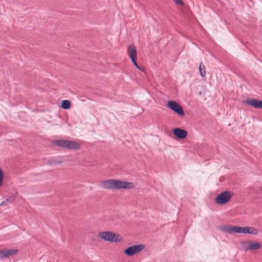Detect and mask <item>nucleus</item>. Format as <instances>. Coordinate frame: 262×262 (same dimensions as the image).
Wrapping results in <instances>:
<instances>
[{"label":"nucleus","mask_w":262,"mask_h":262,"mask_svg":"<svg viewBox=\"0 0 262 262\" xmlns=\"http://www.w3.org/2000/svg\"><path fill=\"white\" fill-rule=\"evenodd\" d=\"M101 186L107 189H130L134 187L132 182L123 181L119 180H108L103 181Z\"/></svg>","instance_id":"obj_1"},{"label":"nucleus","mask_w":262,"mask_h":262,"mask_svg":"<svg viewBox=\"0 0 262 262\" xmlns=\"http://www.w3.org/2000/svg\"><path fill=\"white\" fill-rule=\"evenodd\" d=\"M98 237L106 242L111 243H120L122 241V238L118 234L111 231L100 232Z\"/></svg>","instance_id":"obj_2"},{"label":"nucleus","mask_w":262,"mask_h":262,"mask_svg":"<svg viewBox=\"0 0 262 262\" xmlns=\"http://www.w3.org/2000/svg\"><path fill=\"white\" fill-rule=\"evenodd\" d=\"M54 143L60 147L68 149L79 150L81 147L80 144L73 141L57 140Z\"/></svg>","instance_id":"obj_3"},{"label":"nucleus","mask_w":262,"mask_h":262,"mask_svg":"<svg viewBox=\"0 0 262 262\" xmlns=\"http://www.w3.org/2000/svg\"><path fill=\"white\" fill-rule=\"evenodd\" d=\"M230 191H225L219 193L215 199V202L217 204L223 205L229 202L231 198Z\"/></svg>","instance_id":"obj_4"},{"label":"nucleus","mask_w":262,"mask_h":262,"mask_svg":"<svg viewBox=\"0 0 262 262\" xmlns=\"http://www.w3.org/2000/svg\"><path fill=\"white\" fill-rule=\"evenodd\" d=\"M145 248L143 244L135 245L128 247L124 250L125 255L132 256L143 250Z\"/></svg>","instance_id":"obj_5"},{"label":"nucleus","mask_w":262,"mask_h":262,"mask_svg":"<svg viewBox=\"0 0 262 262\" xmlns=\"http://www.w3.org/2000/svg\"><path fill=\"white\" fill-rule=\"evenodd\" d=\"M167 106L180 116H184L185 114L182 107L176 101L173 100L168 101L167 103Z\"/></svg>","instance_id":"obj_6"},{"label":"nucleus","mask_w":262,"mask_h":262,"mask_svg":"<svg viewBox=\"0 0 262 262\" xmlns=\"http://www.w3.org/2000/svg\"><path fill=\"white\" fill-rule=\"evenodd\" d=\"M242 227L226 225L222 227V230L224 232L232 234V233H242Z\"/></svg>","instance_id":"obj_7"},{"label":"nucleus","mask_w":262,"mask_h":262,"mask_svg":"<svg viewBox=\"0 0 262 262\" xmlns=\"http://www.w3.org/2000/svg\"><path fill=\"white\" fill-rule=\"evenodd\" d=\"M18 251L16 249L0 250V259H3L17 254Z\"/></svg>","instance_id":"obj_8"},{"label":"nucleus","mask_w":262,"mask_h":262,"mask_svg":"<svg viewBox=\"0 0 262 262\" xmlns=\"http://www.w3.org/2000/svg\"><path fill=\"white\" fill-rule=\"evenodd\" d=\"M245 103L255 108L262 109V100L251 98L246 100Z\"/></svg>","instance_id":"obj_9"},{"label":"nucleus","mask_w":262,"mask_h":262,"mask_svg":"<svg viewBox=\"0 0 262 262\" xmlns=\"http://www.w3.org/2000/svg\"><path fill=\"white\" fill-rule=\"evenodd\" d=\"M247 246L245 248L246 251H254L259 249L261 248V245L260 243L257 242H254L253 241H249L244 243Z\"/></svg>","instance_id":"obj_10"},{"label":"nucleus","mask_w":262,"mask_h":262,"mask_svg":"<svg viewBox=\"0 0 262 262\" xmlns=\"http://www.w3.org/2000/svg\"><path fill=\"white\" fill-rule=\"evenodd\" d=\"M128 55L130 57L132 61H134L137 59V50L136 47L134 45L128 46L127 49Z\"/></svg>","instance_id":"obj_11"},{"label":"nucleus","mask_w":262,"mask_h":262,"mask_svg":"<svg viewBox=\"0 0 262 262\" xmlns=\"http://www.w3.org/2000/svg\"><path fill=\"white\" fill-rule=\"evenodd\" d=\"M172 133L175 136L178 137L180 139H185L188 134L187 131L180 128H176L173 129L172 130Z\"/></svg>","instance_id":"obj_12"},{"label":"nucleus","mask_w":262,"mask_h":262,"mask_svg":"<svg viewBox=\"0 0 262 262\" xmlns=\"http://www.w3.org/2000/svg\"><path fill=\"white\" fill-rule=\"evenodd\" d=\"M242 233L245 234H252L254 235H256L258 234V231L254 227H242Z\"/></svg>","instance_id":"obj_13"},{"label":"nucleus","mask_w":262,"mask_h":262,"mask_svg":"<svg viewBox=\"0 0 262 262\" xmlns=\"http://www.w3.org/2000/svg\"><path fill=\"white\" fill-rule=\"evenodd\" d=\"M71 102L68 100L62 101L61 107L64 110H68L71 107Z\"/></svg>","instance_id":"obj_14"},{"label":"nucleus","mask_w":262,"mask_h":262,"mask_svg":"<svg viewBox=\"0 0 262 262\" xmlns=\"http://www.w3.org/2000/svg\"><path fill=\"white\" fill-rule=\"evenodd\" d=\"M199 71L202 77H204L206 75L205 67L202 62L200 64L199 66Z\"/></svg>","instance_id":"obj_15"},{"label":"nucleus","mask_w":262,"mask_h":262,"mask_svg":"<svg viewBox=\"0 0 262 262\" xmlns=\"http://www.w3.org/2000/svg\"><path fill=\"white\" fill-rule=\"evenodd\" d=\"M132 62H133V63H134V64L135 65V67H136L138 69H139V70H140V71H142V72H144V70H145L144 68L143 67H140V66L138 64V63H137V61H136V60H135V61H132Z\"/></svg>","instance_id":"obj_16"},{"label":"nucleus","mask_w":262,"mask_h":262,"mask_svg":"<svg viewBox=\"0 0 262 262\" xmlns=\"http://www.w3.org/2000/svg\"><path fill=\"white\" fill-rule=\"evenodd\" d=\"M4 179V172L0 167V186L2 185L3 181Z\"/></svg>","instance_id":"obj_17"},{"label":"nucleus","mask_w":262,"mask_h":262,"mask_svg":"<svg viewBox=\"0 0 262 262\" xmlns=\"http://www.w3.org/2000/svg\"><path fill=\"white\" fill-rule=\"evenodd\" d=\"M15 200V197L14 196H10L9 198H8L6 200L7 201V203H12Z\"/></svg>","instance_id":"obj_18"},{"label":"nucleus","mask_w":262,"mask_h":262,"mask_svg":"<svg viewBox=\"0 0 262 262\" xmlns=\"http://www.w3.org/2000/svg\"><path fill=\"white\" fill-rule=\"evenodd\" d=\"M174 3L178 5H180L181 6H183L184 5V2L182 0H173Z\"/></svg>","instance_id":"obj_19"},{"label":"nucleus","mask_w":262,"mask_h":262,"mask_svg":"<svg viewBox=\"0 0 262 262\" xmlns=\"http://www.w3.org/2000/svg\"><path fill=\"white\" fill-rule=\"evenodd\" d=\"M7 204H8V203H7V201L5 200V201H4L1 202V203L0 204V206H6Z\"/></svg>","instance_id":"obj_20"}]
</instances>
